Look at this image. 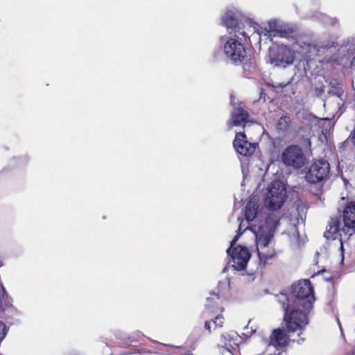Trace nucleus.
Listing matches in <instances>:
<instances>
[{"mask_svg": "<svg viewBox=\"0 0 355 355\" xmlns=\"http://www.w3.org/2000/svg\"><path fill=\"white\" fill-rule=\"evenodd\" d=\"M276 298L284 312V321L286 331L295 332L302 330L308 324V313L310 309L288 304V299L283 295H276Z\"/></svg>", "mask_w": 355, "mask_h": 355, "instance_id": "nucleus-1", "label": "nucleus"}, {"mask_svg": "<svg viewBox=\"0 0 355 355\" xmlns=\"http://www.w3.org/2000/svg\"><path fill=\"white\" fill-rule=\"evenodd\" d=\"M277 295L286 297L288 304L302 306L304 309H311L315 300L313 288L309 279L293 283L288 293L281 292Z\"/></svg>", "mask_w": 355, "mask_h": 355, "instance_id": "nucleus-2", "label": "nucleus"}, {"mask_svg": "<svg viewBox=\"0 0 355 355\" xmlns=\"http://www.w3.org/2000/svg\"><path fill=\"white\" fill-rule=\"evenodd\" d=\"M330 178V164L328 161L320 159L313 161L307 168L304 178L311 184L326 182Z\"/></svg>", "mask_w": 355, "mask_h": 355, "instance_id": "nucleus-3", "label": "nucleus"}, {"mask_svg": "<svg viewBox=\"0 0 355 355\" xmlns=\"http://www.w3.org/2000/svg\"><path fill=\"white\" fill-rule=\"evenodd\" d=\"M223 51L227 59L235 65L244 64L249 60L244 44L234 37L229 38L223 46Z\"/></svg>", "mask_w": 355, "mask_h": 355, "instance_id": "nucleus-4", "label": "nucleus"}, {"mask_svg": "<svg viewBox=\"0 0 355 355\" xmlns=\"http://www.w3.org/2000/svg\"><path fill=\"white\" fill-rule=\"evenodd\" d=\"M286 198V189L283 184L277 180H273L268 187L266 203L271 210L279 209Z\"/></svg>", "mask_w": 355, "mask_h": 355, "instance_id": "nucleus-5", "label": "nucleus"}, {"mask_svg": "<svg viewBox=\"0 0 355 355\" xmlns=\"http://www.w3.org/2000/svg\"><path fill=\"white\" fill-rule=\"evenodd\" d=\"M282 162L294 168H302L306 162V157L302 148L297 145L287 146L283 151L282 156Z\"/></svg>", "mask_w": 355, "mask_h": 355, "instance_id": "nucleus-6", "label": "nucleus"}, {"mask_svg": "<svg viewBox=\"0 0 355 355\" xmlns=\"http://www.w3.org/2000/svg\"><path fill=\"white\" fill-rule=\"evenodd\" d=\"M270 62L277 67H286L293 63L294 51L287 46L282 45L270 52Z\"/></svg>", "mask_w": 355, "mask_h": 355, "instance_id": "nucleus-7", "label": "nucleus"}, {"mask_svg": "<svg viewBox=\"0 0 355 355\" xmlns=\"http://www.w3.org/2000/svg\"><path fill=\"white\" fill-rule=\"evenodd\" d=\"M226 252L230 257V261L234 263L231 266H247L251 257L249 249L241 245H238L232 249L229 248Z\"/></svg>", "mask_w": 355, "mask_h": 355, "instance_id": "nucleus-8", "label": "nucleus"}, {"mask_svg": "<svg viewBox=\"0 0 355 355\" xmlns=\"http://www.w3.org/2000/svg\"><path fill=\"white\" fill-rule=\"evenodd\" d=\"M233 146L239 155L243 157H250L254 153L257 144L249 142L246 139L245 133L237 132L233 141Z\"/></svg>", "mask_w": 355, "mask_h": 355, "instance_id": "nucleus-9", "label": "nucleus"}, {"mask_svg": "<svg viewBox=\"0 0 355 355\" xmlns=\"http://www.w3.org/2000/svg\"><path fill=\"white\" fill-rule=\"evenodd\" d=\"M343 232L351 235L355 232V202L347 203L343 211Z\"/></svg>", "mask_w": 355, "mask_h": 355, "instance_id": "nucleus-10", "label": "nucleus"}, {"mask_svg": "<svg viewBox=\"0 0 355 355\" xmlns=\"http://www.w3.org/2000/svg\"><path fill=\"white\" fill-rule=\"evenodd\" d=\"M239 335L233 331L225 332L220 336L219 345L227 352L233 355V351L236 350L239 347Z\"/></svg>", "mask_w": 355, "mask_h": 355, "instance_id": "nucleus-11", "label": "nucleus"}, {"mask_svg": "<svg viewBox=\"0 0 355 355\" xmlns=\"http://www.w3.org/2000/svg\"><path fill=\"white\" fill-rule=\"evenodd\" d=\"M255 235L257 246L266 247L273 236L272 230L265 223L258 227Z\"/></svg>", "mask_w": 355, "mask_h": 355, "instance_id": "nucleus-12", "label": "nucleus"}, {"mask_svg": "<svg viewBox=\"0 0 355 355\" xmlns=\"http://www.w3.org/2000/svg\"><path fill=\"white\" fill-rule=\"evenodd\" d=\"M288 338L285 331L282 329H274L270 336L269 345L275 347H283L288 345Z\"/></svg>", "mask_w": 355, "mask_h": 355, "instance_id": "nucleus-13", "label": "nucleus"}, {"mask_svg": "<svg viewBox=\"0 0 355 355\" xmlns=\"http://www.w3.org/2000/svg\"><path fill=\"white\" fill-rule=\"evenodd\" d=\"M223 300L224 298L218 294L211 293V296L207 298V309L213 313L223 312L224 311L223 307Z\"/></svg>", "mask_w": 355, "mask_h": 355, "instance_id": "nucleus-14", "label": "nucleus"}, {"mask_svg": "<svg viewBox=\"0 0 355 355\" xmlns=\"http://www.w3.org/2000/svg\"><path fill=\"white\" fill-rule=\"evenodd\" d=\"M231 118L230 123L232 125H245L248 121L249 113L243 107H236L232 112Z\"/></svg>", "mask_w": 355, "mask_h": 355, "instance_id": "nucleus-15", "label": "nucleus"}, {"mask_svg": "<svg viewBox=\"0 0 355 355\" xmlns=\"http://www.w3.org/2000/svg\"><path fill=\"white\" fill-rule=\"evenodd\" d=\"M223 23L227 28L234 31L235 33H238L243 37L246 36V33L243 31H241V28L238 19L235 16L230 12H226L223 17Z\"/></svg>", "mask_w": 355, "mask_h": 355, "instance_id": "nucleus-16", "label": "nucleus"}, {"mask_svg": "<svg viewBox=\"0 0 355 355\" xmlns=\"http://www.w3.org/2000/svg\"><path fill=\"white\" fill-rule=\"evenodd\" d=\"M293 123L290 116L288 114L282 115L278 119L276 124V130L278 134L285 137L287 136L291 129Z\"/></svg>", "mask_w": 355, "mask_h": 355, "instance_id": "nucleus-17", "label": "nucleus"}, {"mask_svg": "<svg viewBox=\"0 0 355 355\" xmlns=\"http://www.w3.org/2000/svg\"><path fill=\"white\" fill-rule=\"evenodd\" d=\"M340 222L337 218H331L330 222L324 232V236L327 239L336 240L340 236Z\"/></svg>", "mask_w": 355, "mask_h": 355, "instance_id": "nucleus-18", "label": "nucleus"}, {"mask_svg": "<svg viewBox=\"0 0 355 355\" xmlns=\"http://www.w3.org/2000/svg\"><path fill=\"white\" fill-rule=\"evenodd\" d=\"M269 33L271 36H279L280 37L288 38L293 33V29L283 26H275V27H273L270 24Z\"/></svg>", "mask_w": 355, "mask_h": 355, "instance_id": "nucleus-19", "label": "nucleus"}, {"mask_svg": "<svg viewBox=\"0 0 355 355\" xmlns=\"http://www.w3.org/2000/svg\"><path fill=\"white\" fill-rule=\"evenodd\" d=\"M258 207L256 202L252 200L248 202L245 209V216L248 222L252 221L256 218Z\"/></svg>", "mask_w": 355, "mask_h": 355, "instance_id": "nucleus-20", "label": "nucleus"}, {"mask_svg": "<svg viewBox=\"0 0 355 355\" xmlns=\"http://www.w3.org/2000/svg\"><path fill=\"white\" fill-rule=\"evenodd\" d=\"M143 337V334L137 331L133 333L131 336H130L128 338V343L130 344H134L136 343H138L139 340Z\"/></svg>", "mask_w": 355, "mask_h": 355, "instance_id": "nucleus-21", "label": "nucleus"}, {"mask_svg": "<svg viewBox=\"0 0 355 355\" xmlns=\"http://www.w3.org/2000/svg\"><path fill=\"white\" fill-rule=\"evenodd\" d=\"M224 320L223 316L221 315L216 316L214 320L211 321L214 324V329L217 327H222L224 324Z\"/></svg>", "mask_w": 355, "mask_h": 355, "instance_id": "nucleus-22", "label": "nucleus"}, {"mask_svg": "<svg viewBox=\"0 0 355 355\" xmlns=\"http://www.w3.org/2000/svg\"><path fill=\"white\" fill-rule=\"evenodd\" d=\"M6 334V324L0 321V341H1Z\"/></svg>", "mask_w": 355, "mask_h": 355, "instance_id": "nucleus-23", "label": "nucleus"}, {"mask_svg": "<svg viewBox=\"0 0 355 355\" xmlns=\"http://www.w3.org/2000/svg\"><path fill=\"white\" fill-rule=\"evenodd\" d=\"M306 149L311 150V142L308 137H302V142L301 143Z\"/></svg>", "mask_w": 355, "mask_h": 355, "instance_id": "nucleus-24", "label": "nucleus"}, {"mask_svg": "<svg viewBox=\"0 0 355 355\" xmlns=\"http://www.w3.org/2000/svg\"><path fill=\"white\" fill-rule=\"evenodd\" d=\"M340 256L341 257V260H340V264H343V261H344V247H343V242H342V239H340Z\"/></svg>", "mask_w": 355, "mask_h": 355, "instance_id": "nucleus-25", "label": "nucleus"}, {"mask_svg": "<svg viewBox=\"0 0 355 355\" xmlns=\"http://www.w3.org/2000/svg\"><path fill=\"white\" fill-rule=\"evenodd\" d=\"M247 268H234V270L236 271L239 275H244Z\"/></svg>", "mask_w": 355, "mask_h": 355, "instance_id": "nucleus-26", "label": "nucleus"}, {"mask_svg": "<svg viewBox=\"0 0 355 355\" xmlns=\"http://www.w3.org/2000/svg\"><path fill=\"white\" fill-rule=\"evenodd\" d=\"M211 321H206L205 322V328L209 331V333H211Z\"/></svg>", "mask_w": 355, "mask_h": 355, "instance_id": "nucleus-27", "label": "nucleus"}, {"mask_svg": "<svg viewBox=\"0 0 355 355\" xmlns=\"http://www.w3.org/2000/svg\"><path fill=\"white\" fill-rule=\"evenodd\" d=\"M238 237H239V236H234L233 240L231 241L230 248H232V249L234 248L233 245H234V243L236 241V240L238 239Z\"/></svg>", "mask_w": 355, "mask_h": 355, "instance_id": "nucleus-28", "label": "nucleus"}, {"mask_svg": "<svg viewBox=\"0 0 355 355\" xmlns=\"http://www.w3.org/2000/svg\"><path fill=\"white\" fill-rule=\"evenodd\" d=\"M346 355H355V347H354L350 352H349Z\"/></svg>", "mask_w": 355, "mask_h": 355, "instance_id": "nucleus-29", "label": "nucleus"}, {"mask_svg": "<svg viewBox=\"0 0 355 355\" xmlns=\"http://www.w3.org/2000/svg\"><path fill=\"white\" fill-rule=\"evenodd\" d=\"M227 269H228V268L224 267L223 270V272H226L228 270Z\"/></svg>", "mask_w": 355, "mask_h": 355, "instance_id": "nucleus-30", "label": "nucleus"}, {"mask_svg": "<svg viewBox=\"0 0 355 355\" xmlns=\"http://www.w3.org/2000/svg\"><path fill=\"white\" fill-rule=\"evenodd\" d=\"M3 265V263L1 259H0V266H2Z\"/></svg>", "mask_w": 355, "mask_h": 355, "instance_id": "nucleus-31", "label": "nucleus"}, {"mask_svg": "<svg viewBox=\"0 0 355 355\" xmlns=\"http://www.w3.org/2000/svg\"><path fill=\"white\" fill-rule=\"evenodd\" d=\"M319 255H320V254H319L318 252H316V253H315V257H319Z\"/></svg>", "mask_w": 355, "mask_h": 355, "instance_id": "nucleus-32", "label": "nucleus"}, {"mask_svg": "<svg viewBox=\"0 0 355 355\" xmlns=\"http://www.w3.org/2000/svg\"><path fill=\"white\" fill-rule=\"evenodd\" d=\"M324 271H325V270L323 269V270H320L319 272H324Z\"/></svg>", "mask_w": 355, "mask_h": 355, "instance_id": "nucleus-33", "label": "nucleus"}]
</instances>
